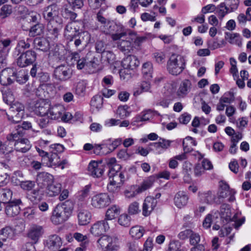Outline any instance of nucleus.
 <instances>
[{
    "mask_svg": "<svg viewBox=\"0 0 251 251\" xmlns=\"http://www.w3.org/2000/svg\"><path fill=\"white\" fill-rule=\"evenodd\" d=\"M87 84V82L85 81L82 80L79 81L75 88L76 95L80 97L84 96L85 94Z\"/></svg>",
    "mask_w": 251,
    "mask_h": 251,
    "instance_id": "obj_49",
    "label": "nucleus"
},
{
    "mask_svg": "<svg viewBox=\"0 0 251 251\" xmlns=\"http://www.w3.org/2000/svg\"><path fill=\"white\" fill-rule=\"evenodd\" d=\"M64 37L68 42L74 40V44L76 48L81 45L85 38L86 41L90 39L89 33L86 31L80 32L77 23L75 22H71L66 25L64 31Z\"/></svg>",
    "mask_w": 251,
    "mask_h": 251,
    "instance_id": "obj_3",
    "label": "nucleus"
},
{
    "mask_svg": "<svg viewBox=\"0 0 251 251\" xmlns=\"http://www.w3.org/2000/svg\"><path fill=\"white\" fill-rule=\"evenodd\" d=\"M61 183L52 181L47 186V193L50 197L58 195L61 191Z\"/></svg>",
    "mask_w": 251,
    "mask_h": 251,
    "instance_id": "obj_32",
    "label": "nucleus"
},
{
    "mask_svg": "<svg viewBox=\"0 0 251 251\" xmlns=\"http://www.w3.org/2000/svg\"><path fill=\"white\" fill-rule=\"evenodd\" d=\"M50 104L44 100H40L36 101L34 105L35 113L41 116H47L48 111L50 109Z\"/></svg>",
    "mask_w": 251,
    "mask_h": 251,
    "instance_id": "obj_20",
    "label": "nucleus"
},
{
    "mask_svg": "<svg viewBox=\"0 0 251 251\" xmlns=\"http://www.w3.org/2000/svg\"><path fill=\"white\" fill-rule=\"evenodd\" d=\"M153 58L158 64H162L165 62L166 55L165 53L161 50H157L153 54Z\"/></svg>",
    "mask_w": 251,
    "mask_h": 251,
    "instance_id": "obj_57",
    "label": "nucleus"
},
{
    "mask_svg": "<svg viewBox=\"0 0 251 251\" xmlns=\"http://www.w3.org/2000/svg\"><path fill=\"white\" fill-rule=\"evenodd\" d=\"M14 147L17 151L26 152L30 149L31 145L27 139L21 138L15 142Z\"/></svg>",
    "mask_w": 251,
    "mask_h": 251,
    "instance_id": "obj_27",
    "label": "nucleus"
},
{
    "mask_svg": "<svg viewBox=\"0 0 251 251\" xmlns=\"http://www.w3.org/2000/svg\"><path fill=\"white\" fill-rule=\"evenodd\" d=\"M61 245V238L57 235H52L47 240L46 246L51 250H55L58 249Z\"/></svg>",
    "mask_w": 251,
    "mask_h": 251,
    "instance_id": "obj_30",
    "label": "nucleus"
},
{
    "mask_svg": "<svg viewBox=\"0 0 251 251\" xmlns=\"http://www.w3.org/2000/svg\"><path fill=\"white\" fill-rule=\"evenodd\" d=\"M64 112V107L60 104L50 105L47 116L51 120H58Z\"/></svg>",
    "mask_w": 251,
    "mask_h": 251,
    "instance_id": "obj_21",
    "label": "nucleus"
},
{
    "mask_svg": "<svg viewBox=\"0 0 251 251\" xmlns=\"http://www.w3.org/2000/svg\"><path fill=\"white\" fill-rule=\"evenodd\" d=\"M91 213L87 209L78 208L77 210V219L78 224L85 226L89 224L91 220Z\"/></svg>",
    "mask_w": 251,
    "mask_h": 251,
    "instance_id": "obj_22",
    "label": "nucleus"
},
{
    "mask_svg": "<svg viewBox=\"0 0 251 251\" xmlns=\"http://www.w3.org/2000/svg\"><path fill=\"white\" fill-rule=\"evenodd\" d=\"M111 200L107 193H101L93 196L91 198V206L97 209H101L109 205Z\"/></svg>",
    "mask_w": 251,
    "mask_h": 251,
    "instance_id": "obj_9",
    "label": "nucleus"
},
{
    "mask_svg": "<svg viewBox=\"0 0 251 251\" xmlns=\"http://www.w3.org/2000/svg\"><path fill=\"white\" fill-rule=\"evenodd\" d=\"M183 150L185 152H189L192 150V147L197 145L196 141L191 137H186L182 143Z\"/></svg>",
    "mask_w": 251,
    "mask_h": 251,
    "instance_id": "obj_40",
    "label": "nucleus"
},
{
    "mask_svg": "<svg viewBox=\"0 0 251 251\" xmlns=\"http://www.w3.org/2000/svg\"><path fill=\"white\" fill-rule=\"evenodd\" d=\"M30 42L31 39L28 38L26 39L23 37L20 38L15 49L16 50L19 52L24 51L25 49L29 48Z\"/></svg>",
    "mask_w": 251,
    "mask_h": 251,
    "instance_id": "obj_36",
    "label": "nucleus"
},
{
    "mask_svg": "<svg viewBox=\"0 0 251 251\" xmlns=\"http://www.w3.org/2000/svg\"><path fill=\"white\" fill-rule=\"evenodd\" d=\"M140 62L137 57L134 55H128L122 61V65L125 69L134 70L139 65Z\"/></svg>",
    "mask_w": 251,
    "mask_h": 251,
    "instance_id": "obj_24",
    "label": "nucleus"
},
{
    "mask_svg": "<svg viewBox=\"0 0 251 251\" xmlns=\"http://www.w3.org/2000/svg\"><path fill=\"white\" fill-rule=\"evenodd\" d=\"M71 71L67 67L61 65L56 67L54 71V77L60 81H65L71 77Z\"/></svg>",
    "mask_w": 251,
    "mask_h": 251,
    "instance_id": "obj_13",
    "label": "nucleus"
},
{
    "mask_svg": "<svg viewBox=\"0 0 251 251\" xmlns=\"http://www.w3.org/2000/svg\"><path fill=\"white\" fill-rule=\"evenodd\" d=\"M145 233V229L143 226H135L132 227L129 231L131 236L134 239H138L141 238Z\"/></svg>",
    "mask_w": 251,
    "mask_h": 251,
    "instance_id": "obj_38",
    "label": "nucleus"
},
{
    "mask_svg": "<svg viewBox=\"0 0 251 251\" xmlns=\"http://www.w3.org/2000/svg\"><path fill=\"white\" fill-rule=\"evenodd\" d=\"M109 224L106 220H101L94 224L90 230L94 236H99L109 230Z\"/></svg>",
    "mask_w": 251,
    "mask_h": 251,
    "instance_id": "obj_11",
    "label": "nucleus"
},
{
    "mask_svg": "<svg viewBox=\"0 0 251 251\" xmlns=\"http://www.w3.org/2000/svg\"><path fill=\"white\" fill-rule=\"evenodd\" d=\"M23 132L22 130H20L18 127L16 129V132H13L7 136V139L9 141H15L20 140V137L23 135Z\"/></svg>",
    "mask_w": 251,
    "mask_h": 251,
    "instance_id": "obj_64",
    "label": "nucleus"
},
{
    "mask_svg": "<svg viewBox=\"0 0 251 251\" xmlns=\"http://www.w3.org/2000/svg\"><path fill=\"white\" fill-rule=\"evenodd\" d=\"M15 79V72L10 68L3 69L0 75V83L2 85L11 84Z\"/></svg>",
    "mask_w": 251,
    "mask_h": 251,
    "instance_id": "obj_14",
    "label": "nucleus"
},
{
    "mask_svg": "<svg viewBox=\"0 0 251 251\" xmlns=\"http://www.w3.org/2000/svg\"><path fill=\"white\" fill-rule=\"evenodd\" d=\"M3 101L7 104H11L14 102V97L10 90H5L2 94Z\"/></svg>",
    "mask_w": 251,
    "mask_h": 251,
    "instance_id": "obj_56",
    "label": "nucleus"
},
{
    "mask_svg": "<svg viewBox=\"0 0 251 251\" xmlns=\"http://www.w3.org/2000/svg\"><path fill=\"white\" fill-rule=\"evenodd\" d=\"M122 142V140L121 138H118L114 140L108 139L103 140L102 142V145L103 147L107 148L109 152H112L119 145H120Z\"/></svg>",
    "mask_w": 251,
    "mask_h": 251,
    "instance_id": "obj_34",
    "label": "nucleus"
},
{
    "mask_svg": "<svg viewBox=\"0 0 251 251\" xmlns=\"http://www.w3.org/2000/svg\"><path fill=\"white\" fill-rule=\"evenodd\" d=\"M74 211V203L71 201H66L58 204L53 209L50 217L51 222L55 225L62 224L72 216Z\"/></svg>",
    "mask_w": 251,
    "mask_h": 251,
    "instance_id": "obj_2",
    "label": "nucleus"
},
{
    "mask_svg": "<svg viewBox=\"0 0 251 251\" xmlns=\"http://www.w3.org/2000/svg\"><path fill=\"white\" fill-rule=\"evenodd\" d=\"M14 235V230L10 226H6L0 230V240L2 241H5L7 239H12Z\"/></svg>",
    "mask_w": 251,
    "mask_h": 251,
    "instance_id": "obj_37",
    "label": "nucleus"
},
{
    "mask_svg": "<svg viewBox=\"0 0 251 251\" xmlns=\"http://www.w3.org/2000/svg\"><path fill=\"white\" fill-rule=\"evenodd\" d=\"M10 105V112L13 114H15L17 112H25V106L19 101H14Z\"/></svg>",
    "mask_w": 251,
    "mask_h": 251,
    "instance_id": "obj_51",
    "label": "nucleus"
},
{
    "mask_svg": "<svg viewBox=\"0 0 251 251\" xmlns=\"http://www.w3.org/2000/svg\"><path fill=\"white\" fill-rule=\"evenodd\" d=\"M128 35L130 36V39L134 42V44L138 46L147 39L146 36H138L136 32L131 30L128 32Z\"/></svg>",
    "mask_w": 251,
    "mask_h": 251,
    "instance_id": "obj_45",
    "label": "nucleus"
},
{
    "mask_svg": "<svg viewBox=\"0 0 251 251\" xmlns=\"http://www.w3.org/2000/svg\"><path fill=\"white\" fill-rule=\"evenodd\" d=\"M220 9L218 12L219 17L220 19H223L225 16L232 11H230L229 7H227L226 6L224 3H222L219 5Z\"/></svg>",
    "mask_w": 251,
    "mask_h": 251,
    "instance_id": "obj_59",
    "label": "nucleus"
},
{
    "mask_svg": "<svg viewBox=\"0 0 251 251\" xmlns=\"http://www.w3.org/2000/svg\"><path fill=\"white\" fill-rule=\"evenodd\" d=\"M217 215L216 212L208 214L203 222V227L208 228L211 226L212 222H217L218 216Z\"/></svg>",
    "mask_w": 251,
    "mask_h": 251,
    "instance_id": "obj_44",
    "label": "nucleus"
},
{
    "mask_svg": "<svg viewBox=\"0 0 251 251\" xmlns=\"http://www.w3.org/2000/svg\"><path fill=\"white\" fill-rule=\"evenodd\" d=\"M142 73L147 79L152 77L153 68L152 63L151 62H147L143 64L142 69Z\"/></svg>",
    "mask_w": 251,
    "mask_h": 251,
    "instance_id": "obj_43",
    "label": "nucleus"
},
{
    "mask_svg": "<svg viewBox=\"0 0 251 251\" xmlns=\"http://www.w3.org/2000/svg\"><path fill=\"white\" fill-rule=\"evenodd\" d=\"M26 197L33 203H37L40 200L39 189L38 188L33 189L31 191L27 193Z\"/></svg>",
    "mask_w": 251,
    "mask_h": 251,
    "instance_id": "obj_41",
    "label": "nucleus"
},
{
    "mask_svg": "<svg viewBox=\"0 0 251 251\" xmlns=\"http://www.w3.org/2000/svg\"><path fill=\"white\" fill-rule=\"evenodd\" d=\"M216 212L217 214L218 219L220 218L221 219L225 220L226 222H234L233 226L236 229H238L245 222L244 218L238 219L239 215L238 213H236L231 218L230 206L227 204H222L220 208V212Z\"/></svg>",
    "mask_w": 251,
    "mask_h": 251,
    "instance_id": "obj_8",
    "label": "nucleus"
},
{
    "mask_svg": "<svg viewBox=\"0 0 251 251\" xmlns=\"http://www.w3.org/2000/svg\"><path fill=\"white\" fill-rule=\"evenodd\" d=\"M23 215L29 220L35 218L37 215V211L36 209L32 207H27L24 209Z\"/></svg>",
    "mask_w": 251,
    "mask_h": 251,
    "instance_id": "obj_55",
    "label": "nucleus"
},
{
    "mask_svg": "<svg viewBox=\"0 0 251 251\" xmlns=\"http://www.w3.org/2000/svg\"><path fill=\"white\" fill-rule=\"evenodd\" d=\"M129 109V107L126 105L120 106L117 109L116 114L120 118L124 119L129 116L130 112Z\"/></svg>",
    "mask_w": 251,
    "mask_h": 251,
    "instance_id": "obj_47",
    "label": "nucleus"
},
{
    "mask_svg": "<svg viewBox=\"0 0 251 251\" xmlns=\"http://www.w3.org/2000/svg\"><path fill=\"white\" fill-rule=\"evenodd\" d=\"M88 172L92 176L100 177L103 173L104 168L101 163H99L95 161H91L88 166Z\"/></svg>",
    "mask_w": 251,
    "mask_h": 251,
    "instance_id": "obj_16",
    "label": "nucleus"
},
{
    "mask_svg": "<svg viewBox=\"0 0 251 251\" xmlns=\"http://www.w3.org/2000/svg\"><path fill=\"white\" fill-rule=\"evenodd\" d=\"M153 182L151 178L145 180L137 188V193H141L151 187Z\"/></svg>",
    "mask_w": 251,
    "mask_h": 251,
    "instance_id": "obj_52",
    "label": "nucleus"
},
{
    "mask_svg": "<svg viewBox=\"0 0 251 251\" xmlns=\"http://www.w3.org/2000/svg\"><path fill=\"white\" fill-rule=\"evenodd\" d=\"M188 199L189 197L186 192L179 191L175 196L174 203L177 207L181 208L187 205Z\"/></svg>",
    "mask_w": 251,
    "mask_h": 251,
    "instance_id": "obj_25",
    "label": "nucleus"
},
{
    "mask_svg": "<svg viewBox=\"0 0 251 251\" xmlns=\"http://www.w3.org/2000/svg\"><path fill=\"white\" fill-rule=\"evenodd\" d=\"M152 115V111L149 109L142 112L140 115L138 116L137 119L139 121H147L151 118Z\"/></svg>",
    "mask_w": 251,
    "mask_h": 251,
    "instance_id": "obj_61",
    "label": "nucleus"
},
{
    "mask_svg": "<svg viewBox=\"0 0 251 251\" xmlns=\"http://www.w3.org/2000/svg\"><path fill=\"white\" fill-rule=\"evenodd\" d=\"M219 190L216 201V203L219 204L223 201V200L228 196L230 195L228 199L229 201H232L234 200L235 198L233 195H231V193L229 190L228 185L224 181H220L219 182Z\"/></svg>",
    "mask_w": 251,
    "mask_h": 251,
    "instance_id": "obj_10",
    "label": "nucleus"
},
{
    "mask_svg": "<svg viewBox=\"0 0 251 251\" xmlns=\"http://www.w3.org/2000/svg\"><path fill=\"white\" fill-rule=\"evenodd\" d=\"M120 212L121 208L120 207L116 205H113L107 209L104 220L108 221L114 219L120 214Z\"/></svg>",
    "mask_w": 251,
    "mask_h": 251,
    "instance_id": "obj_33",
    "label": "nucleus"
},
{
    "mask_svg": "<svg viewBox=\"0 0 251 251\" xmlns=\"http://www.w3.org/2000/svg\"><path fill=\"white\" fill-rule=\"evenodd\" d=\"M97 18L102 25L100 27L101 31L105 34H110L111 36L112 34L121 33L125 30L120 23H116L113 20H107L100 12L97 14Z\"/></svg>",
    "mask_w": 251,
    "mask_h": 251,
    "instance_id": "obj_5",
    "label": "nucleus"
},
{
    "mask_svg": "<svg viewBox=\"0 0 251 251\" xmlns=\"http://www.w3.org/2000/svg\"><path fill=\"white\" fill-rule=\"evenodd\" d=\"M185 67V61L182 55L173 54L167 62V70L170 74L177 75L182 72Z\"/></svg>",
    "mask_w": 251,
    "mask_h": 251,
    "instance_id": "obj_6",
    "label": "nucleus"
},
{
    "mask_svg": "<svg viewBox=\"0 0 251 251\" xmlns=\"http://www.w3.org/2000/svg\"><path fill=\"white\" fill-rule=\"evenodd\" d=\"M24 53L26 57L28 65L32 64L36 60V54L34 51L29 50L24 52Z\"/></svg>",
    "mask_w": 251,
    "mask_h": 251,
    "instance_id": "obj_63",
    "label": "nucleus"
},
{
    "mask_svg": "<svg viewBox=\"0 0 251 251\" xmlns=\"http://www.w3.org/2000/svg\"><path fill=\"white\" fill-rule=\"evenodd\" d=\"M72 60L76 62V68L79 70L83 69L86 64V58L84 57H80L79 54L77 53L74 54Z\"/></svg>",
    "mask_w": 251,
    "mask_h": 251,
    "instance_id": "obj_46",
    "label": "nucleus"
},
{
    "mask_svg": "<svg viewBox=\"0 0 251 251\" xmlns=\"http://www.w3.org/2000/svg\"><path fill=\"white\" fill-rule=\"evenodd\" d=\"M13 193L12 191L7 188L0 189V200L2 201L3 203L10 202L12 198Z\"/></svg>",
    "mask_w": 251,
    "mask_h": 251,
    "instance_id": "obj_39",
    "label": "nucleus"
},
{
    "mask_svg": "<svg viewBox=\"0 0 251 251\" xmlns=\"http://www.w3.org/2000/svg\"><path fill=\"white\" fill-rule=\"evenodd\" d=\"M111 39L114 41H117L118 48L122 52L128 53L133 50L132 41L126 30L121 33L112 34Z\"/></svg>",
    "mask_w": 251,
    "mask_h": 251,
    "instance_id": "obj_7",
    "label": "nucleus"
},
{
    "mask_svg": "<svg viewBox=\"0 0 251 251\" xmlns=\"http://www.w3.org/2000/svg\"><path fill=\"white\" fill-rule=\"evenodd\" d=\"M21 203L22 201L20 199L14 200L8 202L5 207V212L6 215L10 217L17 216L21 211L19 205Z\"/></svg>",
    "mask_w": 251,
    "mask_h": 251,
    "instance_id": "obj_12",
    "label": "nucleus"
},
{
    "mask_svg": "<svg viewBox=\"0 0 251 251\" xmlns=\"http://www.w3.org/2000/svg\"><path fill=\"white\" fill-rule=\"evenodd\" d=\"M43 232L42 226L34 225L30 227L27 235L32 243L36 244L43 235Z\"/></svg>",
    "mask_w": 251,
    "mask_h": 251,
    "instance_id": "obj_17",
    "label": "nucleus"
},
{
    "mask_svg": "<svg viewBox=\"0 0 251 251\" xmlns=\"http://www.w3.org/2000/svg\"><path fill=\"white\" fill-rule=\"evenodd\" d=\"M118 222L121 226H128L130 225V217L127 214H123L119 217Z\"/></svg>",
    "mask_w": 251,
    "mask_h": 251,
    "instance_id": "obj_60",
    "label": "nucleus"
},
{
    "mask_svg": "<svg viewBox=\"0 0 251 251\" xmlns=\"http://www.w3.org/2000/svg\"><path fill=\"white\" fill-rule=\"evenodd\" d=\"M90 105L92 107L99 110L102 107L103 98L100 95H96L91 100Z\"/></svg>",
    "mask_w": 251,
    "mask_h": 251,
    "instance_id": "obj_48",
    "label": "nucleus"
},
{
    "mask_svg": "<svg viewBox=\"0 0 251 251\" xmlns=\"http://www.w3.org/2000/svg\"><path fill=\"white\" fill-rule=\"evenodd\" d=\"M140 211L139 203L137 201L131 202L128 206V212L130 215H135Z\"/></svg>",
    "mask_w": 251,
    "mask_h": 251,
    "instance_id": "obj_58",
    "label": "nucleus"
},
{
    "mask_svg": "<svg viewBox=\"0 0 251 251\" xmlns=\"http://www.w3.org/2000/svg\"><path fill=\"white\" fill-rule=\"evenodd\" d=\"M171 143L170 140L160 138L158 142L151 143L150 146L156 153L161 154L170 146Z\"/></svg>",
    "mask_w": 251,
    "mask_h": 251,
    "instance_id": "obj_18",
    "label": "nucleus"
},
{
    "mask_svg": "<svg viewBox=\"0 0 251 251\" xmlns=\"http://www.w3.org/2000/svg\"><path fill=\"white\" fill-rule=\"evenodd\" d=\"M21 188L25 191L29 192L35 187V182L32 180H25L20 183Z\"/></svg>",
    "mask_w": 251,
    "mask_h": 251,
    "instance_id": "obj_53",
    "label": "nucleus"
},
{
    "mask_svg": "<svg viewBox=\"0 0 251 251\" xmlns=\"http://www.w3.org/2000/svg\"><path fill=\"white\" fill-rule=\"evenodd\" d=\"M25 112H17L15 114L11 113L10 115H7L8 119L13 123H18L23 118Z\"/></svg>",
    "mask_w": 251,
    "mask_h": 251,
    "instance_id": "obj_50",
    "label": "nucleus"
},
{
    "mask_svg": "<svg viewBox=\"0 0 251 251\" xmlns=\"http://www.w3.org/2000/svg\"><path fill=\"white\" fill-rule=\"evenodd\" d=\"M98 248L101 251H118L121 242L119 237L115 235H104L97 241Z\"/></svg>",
    "mask_w": 251,
    "mask_h": 251,
    "instance_id": "obj_4",
    "label": "nucleus"
},
{
    "mask_svg": "<svg viewBox=\"0 0 251 251\" xmlns=\"http://www.w3.org/2000/svg\"><path fill=\"white\" fill-rule=\"evenodd\" d=\"M34 48L44 52H46L50 49L49 41L44 38H36L33 42Z\"/></svg>",
    "mask_w": 251,
    "mask_h": 251,
    "instance_id": "obj_29",
    "label": "nucleus"
},
{
    "mask_svg": "<svg viewBox=\"0 0 251 251\" xmlns=\"http://www.w3.org/2000/svg\"><path fill=\"white\" fill-rule=\"evenodd\" d=\"M157 204L156 200L152 197H147L142 205V214L145 217L151 215Z\"/></svg>",
    "mask_w": 251,
    "mask_h": 251,
    "instance_id": "obj_15",
    "label": "nucleus"
},
{
    "mask_svg": "<svg viewBox=\"0 0 251 251\" xmlns=\"http://www.w3.org/2000/svg\"><path fill=\"white\" fill-rule=\"evenodd\" d=\"M225 39L231 44L241 47L242 45V39L240 34L237 33H225Z\"/></svg>",
    "mask_w": 251,
    "mask_h": 251,
    "instance_id": "obj_31",
    "label": "nucleus"
},
{
    "mask_svg": "<svg viewBox=\"0 0 251 251\" xmlns=\"http://www.w3.org/2000/svg\"><path fill=\"white\" fill-rule=\"evenodd\" d=\"M116 170L115 168H110L109 171V179L112 183H116L117 185H122L125 180V176L124 174Z\"/></svg>",
    "mask_w": 251,
    "mask_h": 251,
    "instance_id": "obj_23",
    "label": "nucleus"
},
{
    "mask_svg": "<svg viewBox=\"0 0 251 251\" xmlns=\"http://www.w3.org/2000/svg\"><path fill=\"white\" fill-rule=\"evenodd\" d=\"M199 196L200 201L202 203L206 204L216 203L217 197L215 194L211 191L200 193Z\"/></svg>",
    "mask_w": 251,
    "mask_h": 251,
    "instance_id": "obj_28",
    "label": "nucleus"
},
{
    "mask_svg": "<svg viewBox=\"0 0 251 251\" xmlns=\"http://www.w3.org/2000/svg\"><path fill=\"white\" fill-rule=\"evenodd\" d=\"M43 16L48 21V28L54 34H57L62 28L63 20L59 16V10L55 4L50 5L44 9Z\"/></svg>",
    "mask_w": 251,
    "mask_h": 251,
    "instance_id": "obj_1",
    "label": "nucleus"
},
{
    "mask_svg": "<svg viewBox=\"0 0 251 251\" xmlns=\"http://www.w3.org/2000/svg\"><path fill=\"white\" fill-rule=\"evenodd\" d=\"M60 158L56 153H51L44 158L43 163L49 167L56 168L60 165Z\"/></svg>",
    "mask_w": 251,
    "mask_h": 251,
    "instance_id": "obj_26",
    "label": "nucleus"
},
{
    "mask_svg": "<svg viewBox=\"0 0 251 251\" xmlns=\"http://www.w3.org/2000/svg\"><path fill=\"white\" fill-rule=\"evenodd\" d=\"M73 237L78 242H81V246L86 248L89 245V241L88 236L79 232H75L73 234Z\"/></svg>",
    "mask_w": 251,
    "mask_h": 251,
    "instance_id": "obj_42",
    "label": "nucleus"
},
{
    "mask_svg": "<svg viewBox=\"0 0 251 251\" xmlns=\"http://www.w3.org/2000/svg\"><path fill=\"white\" fill-rule=\"evenodd\" d=\"M192 87L191 81L189 79H184L180 83L176 92L179 98H184L190 93Z\"/></svg>",
    "mask_w": 251,
    "mask_h": 251,
    "instance_id": "obj_19",
    "label": "nucleus"
},
{
    "mask_svg": "<svg viewBox=\"0 0 251 251\" xmlns=\"http://www.w3.org/2000/svg\"><path fill=\"white\" fill-rule=\"evenodd\" d=\"M53 177L50 174L42 172L37 176L36 180L39 183H42L44 185L49 184L53 180Z\"/></svg>",
    "mask_w": 251,
    "mask_h": 251,
    "instance_id": "obj_35",
    "label": "nucleus"
},
{
    "mask_svg": "<svg viewBox=\"0 0 251 251\" xmlns=\"http://www.w3.org/2000/svg\"><path fill=\"white\" fill-rule=\"evenodd\" d=\"M12 13L11 6L10 5H3L0 10V17L5 18L10 15Z\"/></svg>",
    "mask_w": 251,
    "mask_h": 251,
    "instance_id": "obj_62",
    "label": "nucleus"
},
{
    "mask_svg": "<svg viewBox=\"0 0 251 251\" xmlns=\"http://www.w3.org/2000/svg\"><path fill=\"white\" fill-rule=\"evenodd\" d=\"M28 79L27 74L25 71H20L18 74L15 73V79L19 84L25 83Z\"/></svg>",
    "mask_w": 251,
    "mask_h": 251,
    "instance_id": "obj_54",
    "label": "nucleus"
}]
</instances>
